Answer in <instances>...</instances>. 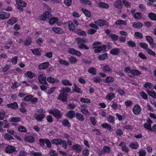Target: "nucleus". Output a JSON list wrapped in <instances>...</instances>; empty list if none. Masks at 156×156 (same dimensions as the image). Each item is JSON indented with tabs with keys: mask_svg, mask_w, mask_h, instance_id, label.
Here are the masks:
<instances>
[{
	"mask_svg": "<svg viewBox=\"0 0 156 156\" xmlns=\"http://www.w3.org/2000/svg\"><path fill=\"white\" fill-rule=\"evenodd\" d=\"M101 44L100 42H96L93 44V45L95 46L93 47V48H95L94 51L95 53H98L101 51H105L106 46L105 45L99 46Z\"/></svg>",
	"mask_w": 156,
	"mask_h": 156,
	"instance_id": "obj_1",
	"label": "nucleus"
},
{
	"mask_svg": "<svg viewBox=\"0 0 156 156\" xmlns=\"http://www.w3.org/2000/svg\"><path fill=\"white\" fill-rule=\"evenodd\" d=\"M16 2L15 6L20 11L23 10V8L27 5V3L21 0H16Z\"/></svg>",
	"mask_w": 156,
	"mask_h": 156,
	"instance_id": "obj_2",
	"label": "nucleus"
},
{
	"mask_svg": "<svg viewBox=\"0 0 156 156\" xmlns=\"http://www.w3.org/2000/svg\"><path fill=\"white\" fill-rule=\"evenodd\" d=\"M49 113L52 114L57 119H61L62 114L60 111L56 109H51L48 111Z\"/></svg>",
	"mask_w": 156,
	"mask_h": 156,
	"instance_id": "obj_3",
	"label": "nucleus"
},
{
	"mask_svg": "<svg viewBox=\"0 0 156 156\" xmlns=\"http://www.w3.org/2000/svg\"><path fill=\"white\" fill-rule=\"evenodd\" d=\"M77 44L79 45V47L80 48L86 50H88L89 49L88 46L84 44L85 42L84 40L80 38H78L77 39Z\"/></svg>",
	"mask_w": 156,
	"mask_h": 156,
	"instance_id": "obj_4",
	"label": "nucleus"
},
{
	"mask_svg": "<svg viewBox=\"0 0 156 156\" xmlns=\"http://www.w3.org/2000/svg\"><path fill=\"white\" fill-rule=\"evenodd\" d=\"M51 14L49 11H45L43 14L40 16V20L43 21H46L48 20L51 16Z\"/></svg>",
	"mask_w": 156,
	"mask_h": 156,
	"instance_id": "obj_5",
	"label": "nucleus"
},
{
	"mask_svg": "<svg viewBox=\"0 0 156 156\" xmlns=\"http://www.w3.org/2000/svg\"><path fill=\"white\" fill-rule=\"evenodd\" d=\"M38 80L39 83L41 84L46 85L47 84L46 78L44 75L40 74L38 76Z\"/></svg>",
	"mask_w": 156,
	"mask_h": 156,
	"instance_id": "obj_6",
	"label": "nucleus"
},
{
	"mask_svg": "<svg viewBox=\"0 0 156 156\" xmlns=\"http://www.w3.org/2000/svg\"><path fill=\"white\" fill-rule=\"evenodd\" d=\"M141 106L138 104H136L133 107V112L135 115H138L141 113Z\"/></svg>",
	"mask_w": 156,
	"mask_h": 156,
	"instance_id": "obj_7",
	"label": "nucleus"
},
{
	"mask_svg": "<svg viewBox=\"0 0 156 156\" xmlns=\"http://www.w3.org/2000/svg\"><path fill=\"white\" fill-rule=\"evenodd\" d=\"M10 16V14L9 12L4 11L0 12V20H4L9 18Z\"/></svg>",
	"mask_w": 156,
	"mask_h": 156,
	"instance_id": "obj_8",
	"label": "nucleus"
},
{
	"mask_svg": "<svg viewBox=\"0 0 156 156\" xmlns=\"http://www.w3.org/2000/svg\"><path fill=\"white\" fill-rule=\"evenodd\" d=\"M68 51L70 54L77 55L79 57L80 56L82 55V53L80 51L72 48H69Z\"/></svg>",
	"mask_w": 156,
	"mask_h": 156,
	"instance_id": "obj_9",
	"label": "nucleus"
},
{
	"mask_svg": "<svg viewBox=\"0 0 156 156\" xmlns=\"http://www.w3.org/2000/svg\"><path fill=\"white\" fill-rule=\"evenodd\" d=\"M49 23L51 25H53L54 23H56L58 26H60L62 23H61L58 22V19L55 17H51L49 20Z\"/></svg>",
	"mask_w": 156,
	"mask_h": 156,
	"instance_id": "obj_10",
	"label": "nucleus"
},
{
	"mask_svg": "<svg viewBox=\"0 0 156 156\" xmlns=\"http://www.w3.org/2000/svg\"><path fill=\"white\" fill-rule=\"evenodd\" d=\"M67 96L66 94L61 92L59 94L58 99L62 101L63 102H66L67 100Z\"/></svg>",
	"mask_w": 156,
	"mask_h": 156,
	"instance_id": "obj_11",
	"label": "nucleus"
},
{
	"mask_svg": "<svg viewBox=\"0 0 156 156\" xmlns=\"http://www.w3.org/2000/svg\"><path fill=\"white\" fill-rule=\"evenodd\" d=\"M16 151L15 147L10 145H8L5 149V152L8 154L11 153Z\"/></svg>",
	"mask_w": 156,
	"mask_h": 156,
	"instance_id": "obj_12",
	"label": "nucleus"
},
{
	"mask_svg": "<svg viewBox=\"0 0 156 156\" xmlns=\"http://www.w3.org/2000/svg\"><path fill=\"white\" fill-rule=\"evenodd\" d=\"M111 149L110 147L107 146H105L103 147L102 151H100L98 153L100 155H103L105 153H109L110 152Z\"/></svg>",
	"mask_w": 156,
	"mask_h": 156,
	"instance_id": "obj_13",
	"label": "nucleus"
},
{
	"mask_svg": "<svg viewBox=\"0 0 156 156\" xmlns=\"http://www.w3.org/2000/svg\"><path fill=\"white\" fill-rule=\"evenodd\" d=\"M35 76L34 73H33L31 71H28L26 72L24 74V76L25 78H28L29 79H32Z\"/></svg>",
	"mask_w": 156,
	"mask_h": 156,
	"instance_id": "obj_14",
	"label": "nucleus"
},
{
	"mask_svg": "<svg viewBox=\"0 0 156 156\" xmlns=\"http://www.w3.org/2000/svg\"><path fill=\"white\" fill-rule=\"evenodd\" d=\"M82 149V147L78 144H76L72 146V149L76 153L80 152Z\"/></svg>",
	"mask_w": 156,
	"mask_h": 156,
	"instance_id": "obj_15",
	"label": "nucleus"
},
{
	"mask_svg": "<svg viewBox=\"0 0 156 156\" xmlns=\"http://www.w3.org/2000/svg\"><path fill=\"white\" fill-rule=\"evenodd\" d=\"M17 21V18L13 17L9 20L7 22V23L9 25H13Z\"/></svg>",
	"mask_w": 156,
	"mask_h": 156,
	"instance_id": "obj_16",
	"label": "nucleus"
},
{
	"mask_svg": "<svg viewBox=\"0 0 156 156\" xmlns=\"http://www.w3.org/2000/svg\"><path fill=\"white\" fill-rule=\"evenodd\" d=\"M95 23L100 26L107 25V22L105 20H98L95 22Z\"/></svg>",
	"mask_w": 156,
	"mask_h": 156,
	"instance_id": "obj_17",
	"label": "nucleus"
},
{
	"mask_svg": "<svg viewBox=\"0 0 156 156\" xmlns=\"http://www.w3.org/2000/svg\"><path fill=\"white\" fill-rule=\"evenodd\" d=\"M76 114L73 110H70L68 111L66 115V116L70 119L73 118L75 116Z\"/></svg>",
	"mask_w": 156,
	"mask_h": 156,
	"instance_id": "obj_18",
	"label": "nucleus"
},
{
	"mask_svg": "<svg viewBox=\"0 0 156 156\" xmlns=\"http://www.w3.org/2000/svg\"><path fill=\"white\" fill-rule=\"evenodd\" d=\"M119 146L122 147V149L123 151L125 152H127L129 151V148L126 146L125 143L122 142L119 144Z\"/></svg>",
	"mask_w": 156,
	"mask_h": 156,
	"instance_id": "obj_19",
	"label": "nucleus"
},
{
	"mask_svg": "<svg viewBox=\"0 0 156 156\" xmlns=\"http://www.w3.org/2000/svg\"><path fill=\"white\" fill-rule=\"evenodd\" d=\"M47 81L49 83H57L59 82V80L58 79H55L51 77H49L47 78Z\"/></svg>",
	"mask_w": 156,
	"mask_h": 156,
	"instance_id": "obj_20",
	"label": "nucleus"
},
{
	"mask_svg": "<svg viewBox=\"0 0 156 156\" xmlns=\"http://www.w3.org/2000/svg\"><path fill=\"white\" fill-rule=\"evenodd\" d=\"M49 64L48 62L42 63L39 65L38 68L40 69H45L48 67Z\"/></svg>",
	"mask_w": 156,
	"mask_h": 156,
	"instance_id": "obj_21",
	"label": "nucleus"
},
{
	"mask_svg": "<svg viewBox=\"0 0 156 156\" xmlns=\"http://www.w3.org/2000/svg\"><path fill=\"white\" fill-rule=\"evenodd\" d=\"M146 91L149 96L152 97L153 98H156V93L154 90H150L147 89Z\"/></svg>",
	"mask_w": 156,
	"mask_h": 156,
	"instance_id": "obj_22",
	"label": "nucleus"
},
{
	"mask_svg": "<svg viewBox=\"0 0 156 156\" xmlns=\"http://www.w3.org/2000/svg\"><path fill=\"white\" fill-rule=\"evenodd\" d=\"M115 97V94L113 92H111L108 94L106 96V99L111 101Z\"/></svg>",
	"mask_w": 156,
	"mask_h": 156,
	"instance_id": "obj_23",
	"label": "nucleus"
},
{
	"mask_svg": "<svg viewBox=\"0 0 156 156\" xmlns=\"http://www.w3.org/2000/svg\"><path fill=\"white\" fill-rule=\"evenodd\" d=\"M139 146L138 142H135L131 143L129 145V147L133 149H136Z\"/></svg>",
	"mask_w": 156,
	"mask_h": 156,
	"instance_id": "obj_24",
	"label": "nucleus"
},
{
	"mask_svg": "<svg viewBox=\"0 0 156 156\" xmlns=\"http://www.w3.org/2000/svg\"><path fill=\"white\" fill-rule=\"evenodd\" d=\"M99 7L100 8L104 9H108L109 7L108 4L103 2H100L98 4Z\"/></svg>",
	"mask_w": 156,
	"mask_h": 156,
	"instance_id": "obj_25",
	"label": "nucleus"
},
{
	"mask_svg": "<svg viewBox=\"0 0 156 156\" xmlns=\"http://www.w3.org/2000/svg\"><path fill=\"white\" fill-rule=\"evenodd\" d=\"M62 142V140L59 138L53 139L51 141L52 144L56 145L61 144Z\"/></svg>",
	"mask_w": 156,
	"mask_h": 156,
	"instance_id": "obj_26",
	"label": "nucleus"
},
{
	"mask_svg": "<svg viewBox=\"0 0 156 156\" xmlns=\"http://www.w3.org/2000/svg\"><path fill=\"white\" fill-rule=\"evenodd\" d=\"M103 71L107 73H111L112 72V69L108 65L103 66Z\"/></svg>",
	"mask_w": 156,
	"mask_h": 156,
	"instance_id": "obj_27",
	"label": "nucleus"
},
{
	"mask_svg": "<svg viewBox=\"0 0 156 156\" xmlns=\"http://www.w3.org/2000/svg\"><path fill=\"white\" fill-rule=\"evenodd\" d=\"M74 87H73V90L77 93H82V92L80 88L78 87L75 83L73 84Z\"/></svg>",
	"mask_w": 156,
	"mask_h": 156,
	"instance_id": "obj_28",
	"label": "nucleus"
},
{
	"mask_svg": "<svg viewBox=\"0 0 156 156\" xmlns=\"http://www.w3.org/2000/svg\"><path fill=\"white\" fill-rule=\"evenodd\" d=\"M52 30L54 32L59 34L62 33L63 31L62 29L56 27H53Z\"/></svg>",
	"mask_w": 156,
	"mask_h": 156,
	"instance_id": "obj_29",
	"label": "nucleus"
},
{
	"mask_svg": "<svg viewBox=\"0 0 156 156\" xmlns=\"http://www.w3.org/2000/svg\"><path fill=\"white\" fill-rule=\"evenodd\" d=\"M71 91L70 88L68 87L62 88L60 90V92L64 93H68L70 92Z\"/></svg>",
	"mask_w": 156,
	"mask_h": 156,
	"instance_id": "obj_30",
	"label": "nucleus"
},
{
	"mask_svg": "<svg viewBox=\"0 0 156 156\" xmlns=\"http://www.w3.org/2000/svg\"><path fill=\"white\" fill-rule=\"evenodd\" d=\"M58 62L61 64L65 66H69L70 64L69 63L68 61L62 58H60Z\"/></svg>",
	"mask_w": 156,
	"mask_h": 156,
	"instance_id": "obj_31",
	"label": "nucleus"
},
{
	"mask_svg": "<svg viewBox=\"0 0 156 156\" xmlns=\"http://www.w3.org/2000/svg\"><path fill=\"white\" fill-rule=\"evenodd\" d=\"M75 116L76 118L79 120L82 121L84 120V116L83 115L79 113H76Z\"/></svg>",
	"mask_w": 156,
	"mask_h": 156,
	"instance_id": "obj_32",
	"label": "nucleus"
},
{
	"mask_svg": "<svg viewBox=\"0 0 156 156\" xmlns=\"http://www.w3.org/2000/svg\"><path fill=\"white\" fill-rule=\"evenodd\" d=\"M114 5V6L118 8H122V2L120 0L116 1Z\"/></svg>",
	"mask_w": 156,
	"mask_h": 156,
	"instance_id": "obj_33",
	"label": "nucleus"
},
{
	"mask_svg": "<svg viewBox=\"0 0 156 156\" xmlns=\"http://www.w3.org/2000/svg\"><path fill=\"white\" fill-rule=\"evenodd\" d=\"M154 85L150 82H147L144 85V87L145 88L152 89H153Z\"/></svg>",
	"mask_w": 156,
	"mask_h": 156,
	"instance_id": "obj_34",
	"label": "nucleus"
},
{
	"mask_svg": "<svg viewBox=\"0 0 156 156\" xmlns=\"http://www.w3.org/2000/svg\"><path fill=\"white\" fill-rule=\"evenodd\" d=\"M115 24L116 25H127V21L126 20H119L115 22Z\"/></svg>",
	"mask_w": 156,
	"mask_h": 156,
	"instance_id": "obj_35",
	"label": "nucleus"
},
{
	"mask_svg": "<svg viewBox=\"0 0 156 156\" xmlns=\"http://www.w3.org/2000/svg\"><path fill=\"white\" fill-rule=\"evenodd\" d=\"M119 53V50L118 48H114L111 50L110 53L113 55H117Z\"/></svg>",
	"mask_w": 156,
	"mask_h": 156,
	"instance_id": "obj_36",
	"label": "nucleus"
},
{
	"mask_svg": "<svg viewBox=\"0 0 156 156\" xmlns=\"http://www.w3.org/2000/svg\"><path fill=\"white\" fill-rule=\"evenodd\" d=\"M25 140L28 142L33 143L34 141V137L31 136H27L25 138Z\"/></svg>",
	"mask_w": 156,
	"mask_h": 156,
	"instance_id": "obj_37",
	"label": "nucleus"
},
{
	"mask_svg": "<svg viewBox=\"0 0 156 156\" xmlns=\"http://www.w3.org/2000/svg\"><path fill=\"white\" fill-rule=\"evenodd\" d=\"M32 53L34 55H40L41 54V51L40 48L31 49Z\"/></svg>",
	"mask_w": 156,
	"mask_h": 156,
	"instance_id": "obj_38",
	"label": "nucleus"
},
{
	"mask_svg": "<svg viewBox=\"0 0 156 156\" xmlns=\"http://www.w3.org/2000/svg\"><path fill=\"white\" fill-rule=\"evenodd\" d=\"M69 60L72 64H75L78 62V60L76 57L73 56L70 57L69 58Z\"/></svg>",
	"mask_w": 156,
	"mask_h": 156,
	"instance_id": "obj_39",
	"label": "nucleus"
},
{
	"mask_svg": "<svg viewBox=\"0 0 156 156\" xmlns=\"http://www.w3.org/2000/svg\"><path fill=\"white\" fill-rule=\"evenodd\" d=\"M133 27L136 28H140L143 26V24L140 22H135L133 23Z\"/></svg>",
	"mask_w": 156,
	"mask_h": 156,
	"instance_id": "obj_40",
	"label": "nucleus"
},
{
	"mask_svg": "<svg viewBox=\"0 0 156 156\" xmlns=\"http://www.w3.org/2000/svg\"><path fill=\"white\" fill-rule=\"evenodd\" d=\"M75 32L79 35L86 36L87 35V34L85 31L80 30H76Z\"/></svg>",
	"mask_w": 156,
	"mask_h": 156,
	"instance_id": "obj_41",
	"label": "nucleus"
},
{
	"mask_svg": "<svg viewBox=\"0 0 156 156\" xmlns=\"http://www.w3.org/2000/svg\"><path fill=\"white\" fill-rule=\"evenodd\" d=\"M68 28L70 30L73 31L75 28V26L73 22L69 21L68 22Z\"/></svg>",
	"mask_w": 156,
	"mask_h": 156,
	"instance_id": "obj_42",
	"label": "nucleus"
},
{
	"mask_svg": "<svg viewBox=\"0 0 156 156\" xmlns=\"http://www.w3.org/2000/svg\"><path fill=\"white\" fill-rule=\"evenodd\" d=\"M148 16L151 20L156 21V14L154 13L151 12L148 14Z\"/></svg>",
	"mask_w": 156,
	"mask_h": 156,
	"instance_id": "obj_43",
	"label": "nucleus"
},
{
	"mask_svg": "<svg viewBox=\"0 0 156 156\" xmlns=\"http://www.w3.org/2000/svg\"><path fill=\"white\" fill-rule=\"evenodd\" d=\"M7 106L11 108L15 109L18 107V105L16 102L8 104Z\"/></svg>",
	"mask_w": 156,
	"mask_h": 156,
	"instance_id": "obj_44",
	"label": "nucleus"
},
{
	"mask_svg": "<svg viewBox=\"0 0 156 156\" xmlns=\"http://www.w3.org/2000/svg\"><path fill=\"white\" fill-rule=\"evenodd\" d=\"M36 119L39 121H41L45 116V115L43 114H41L36 116Z\"/></svg>",
	"mask_w": 156,
	"mask_h": 156,
	"instance_id": "obj_45",
	"label": "nucleus"
},
{
	"mask_svg": "<svg viewBox=\"0 0 156 156\" xmlns=\"http://www.w3.org/2000/svg\"><path fill=\"white\" fill-rule=\"evenodd\" d=\"M81 10L86 16L88 17L90 16L91 13L90 11L84 8H82Z\"/></svg>",
	"mask_w": 156,
	"mask_h": 156,
	"instance_id": "obj_46",
	"label": "nucleus"
},
{
	"mask_svg": "<svg viewBox=\"0 0 156 156\" xmlns=\"http://www.w3.org/2000/svg\"><path fill=\"white\" fill-rule=\"evenodd\" d=\"M131 73L132 74L135 76H139L141 74V72L137 70H132L131 71Z\"/></svg>",
	"mask_w": 156,
	"mask_h": 156,
	"instance_id": "obj_47",
	"label": "nucleus"
},
{
	"mask_svg": "<svg viewBox=\"0 0 156 156\" xmlns=\"http://www.w3.org/2000/svg\"><path fill=\"white\" fill-rule=\"evenodd\" d=\"M4 123V128H8L9 127V124L6 120H4L3 122H0V127L3 126Z\"/></svg>",
	"mask_w": 156,
	"mask_h": 156,
	"instance_id": "obj_48",
	"label": "nucleus"
},
{
	"mask_svg": "<svg viewBox=\"0 0 156 156\" xmlns=\"http://www.w3.org/2000/svg\"><path fill=\"white\" fill-rule=\"evenodd\" d=\"M9 121L10 122H19L20 121V118L19 117L10 118L9 119Z\"/></svg>",
	"mask_w": 156,
	"mask_h": 156,
	"instance_id": "obj_49",
	"label": "nucleus"
},
{
	"mask_svg": "<svg viewBox=\"0 0 156 156\" xmlns=\"http://www.w3.org/2000/svg\"><path fill=\"white\" fill-rule=\"evenodd\" d=\"M88 72L89 73L95 75L96 73L97 70L94 67H92L89 69Z\"/></svg>",
	"mask_w": 156,
	"mask_h": 156,
	"instance_id": "obj_50",
	"label": "nucleus"
},
{
	"mask_svg": "<svg viewBox=\"0 0 156 156\" xmlns=\"http://www.w3.org/2000/svg\"><path fill=\"white\" fill-rule=\"evenodd\" d=\"M32 42L31 37L29 36L27 37L26 41H25L24 44L28 46L30 45Z\"/></svg>",
	"mask_w": 156,
	"mask_h": 156,
	"instance_id": "obj_51",
	"label": "nucleus"
},
{
	"mask_svg": "<svg viewBox=\"0 0 156 156\" xmlns=\"http://www.w3.org/2000/svg\"><path fill=\"white\" fill-rule=\"evenodd\" d=\"M108 57V55L106 53H104L98 57V59L101 60H103L106 59Z\"/></svg>",
	"mask_w": 156,
	"mask_h": 156,
	"instance_id": "obj_52",
	"label": "nucleus"
},
{
	"mask_svg": "<svg viewBox=\"0 0 156 156\" xmlns=\"http://www.w3.org/2000/svg\"><path fill=\"white\" fill-rule=\"evenodd\" d=\"M62 83L65 86H71L72 83L69 80H63L62 81Z\"/></svg>",
	"mask_w": 156,
	"mask_h": 156,
	"instance_id": "obj_53",
	"label": "nucleus"
},
{
	"mask_svg": "<svg viewBox=\"0 0 156 156\" xmlns=\"http://www.w3.org/2000/svg\"><path fill=\"white\" fill-rule=\"evenodd\" d=\"M81 112L85 115H90V113L88 110L85 108H82L81 110Z\"/></svg>",
	"mask_w": 156,
	"mask_h": 156,
	"instance_id": "obj_54",
	"label": "nucleus"
},
{
	"mask_svg": "<svg viewBox=\"0 0 156 156\" xmlns=\"http://www.w3.org/2000/svg\"><path fill=\"white\" fill-rule=\"evenodd\" d=\"M80 101L82 103H90V99L87 98H81L80 99Z\"/></svg>",
	"mask_w": 156,
	"mask_h": 156,
	"instance_id": "obj_55",
	"label": "nucleus"
},
{
	"mask_svg": "<svg viewBox=\"0 0 156 156\" xmlns=\"http://www.w3.org/2000/svg\"><path fill=\"white\" fill-rule=\"evenodd\" d=\"M134 17L136 19H140L142 17V13L140 12H137L134 14Z\"/></svg>",
	"mask_w": 156,
	"mask_h": 156,
	"instance_id": "obj_56",
	"label": "nucleus"
},
{
	"mask_svg": "<svg viewBox=\"0 0 156 156\" xmlns=\"http://www.w3.org/2000/svg\"><path fill=\"white\" fill-rule=\"evenodd\" d=\"M101 126L104 128L107 129L108 130L111 129L112 127L111 126L107 123H104L102 124Z\"/></svg>",
	"mask_w": 156,
	"mask_h": 156,
	"instance_id": "obj_57",
	"label": "nucleus"
},
{
	"mask_svg": "<svg viewBox=\"0 0 156 156\" xmlns=\"http://www.w3.org/2000/svg\"><path fill=\"white\" fill-rule=\"evenodd\" d=\"M114 81V78L111 76H108L106 77L105 81L106 83H110L113 82Z\"/></svg>",
	"mask_w": 156,
	"mask_h": 156,
	"instance_id": "obj_58",
	"label": "nucleus"
},
{
	"mask_svg": "<svg viewBox=\"0 0 156 156\" xmlns=\"http://www.w3.org/2000/svg\"><path fill=\"white\" fill-rule=\"evenodd\" d=\"M122 3L123 5L129 8L131 6V3L126 0H123L122 1Z\"/></svg>",
	"mask_w": 156,
	"mask_h": 156,
	"instance_id": "obj_59",
	"label": "nucleus"
},
{
	"mask_svg": "<svg viewBox=\"0 0 156 156\" xmlns=\"http://www.w3.org/2000/svg\"><path fill=\"white\" fill-rule=\"evenodd\" d=\"M140 94L142 98L144 100H147L148 98V96L144 92L142 91L140 92Z\"/></svg>",
	"mask_w": 156,
	"mask_h": 156,
	"instance_id": "obj_60",
	"label": "nucleus"
},
{
	"mask_svg": "<svg viewBox=\"0 0 156 156\" xmlns=\"http://www.w3.org/2000/svg\"><path fill=\"white\" fill-rule=\"evenodd\" d=\"M89 26L91 28L97 30L99 29V27L97 24L91 23L89 24Z\"/></svg>",
	"mask_w": 156,
	"mask_h": 156,
	"instance_id": "obj_61",
	"label": "nucleus"
},
{
	"mask_svg": "<svg viewBox=\"0 0 156 156\" xmlns=\"http://www.w3.org/2000/svg\"><path fill=\"white\" fill-rule=\"evenodd\" d=\"M96 31L97 30L95 29L90 28L87 30V33L89 34L92 35L94 34Z\"/></svg>",
	"mask_w": 156,
	"mask_h": 156,
	"instance_id": "obj_62",
	"label": "nucleus"
},
{
	"mask_svg": "<svg viewBox=\"0 0 156 156\" xmlns=\"http://www.w3.org/2000/svg\"><path fill=\"white\" fill-rule=\"evenodd\" d=\"M62 123L64 126L69 127L71 126V123L69 121L66 119H65L63 121Z\"/></svg>",
	"mask_w": 156,
	"mask_h": 156,
	"instance_id": "obj_63",
	"label": "nucleus"
},
{
	"mask_svg": "<svg viewBox=\"0 0 156 156\" xmlns=\"http://www.w3.org/2000/svg\"><path fill=\"white\" fill-rule=\"evenodd\" d=\"M114 117L112 115H110L109 116L108 121L109 123H113L114 122L115 119Z\"/></svg>",
	"mask_w": 156,
	"mask_h": 156,
	"instance_id": "obj_64",
	"label": "nucleus"
}]
</instances>
